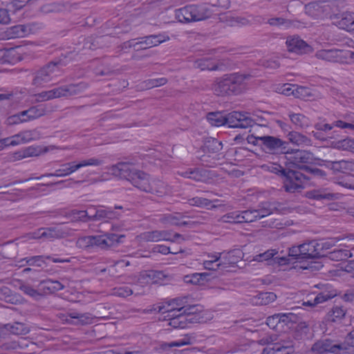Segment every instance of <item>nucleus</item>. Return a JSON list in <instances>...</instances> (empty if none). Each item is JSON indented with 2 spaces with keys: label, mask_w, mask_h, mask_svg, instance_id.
<instances>
[{
  "label": "nucleus",
  "mask_w": 354,
  "mask_h": 354,
  "mask_svg": "<svg viewBox=\"0 0 354 354\" xmlns=\"http://www.w3.org/2000/svg\"><path fill=\"white\" fill-rule=\"evenodd\" d=\"M206 171L199 169H190V178L196 181H203L206 177Z\"/></svg>",
  "instance_id": "338daca9"
},
{
  "label": "nucleus",
  "mask_w": 354,
  "mask_h": 354,
  "mask_svg": "<svg viewBox=\"0 0 354 354\" xmlns=\"http://www.w3.org/2000/svg\"><path fill=\"white\" fill-rule=\"evenodd\" d=\"M3 328L6 331L17 335H26L29 332V329L26 325L21 322H15L14 324H7L3 325Z\"/></svg>",
  "instance_id": "473e14b6"
},
{
  "label": "nucleus",
  "mask_w": 354,
  "mask_h": 354,
  "mask_svg": "<svg viewBox=\"0 0 354 354\" xmlns=\"http://www.w3.org/2000/svg\"><path fill=\"white\" fill-rule=\"evenodd\" d=\"M130 265L129 261L120 260L116 261L111 268L109 269V275L112 277H118V269L121 268H124Z\"/></svg>",
  "instance_id": "13d9d810"
},
{
  "label": "nucleus",
  "mask_w": 354,
  "mask_h": 354,
  "mask_svg": "<svg viewBox=\"0 0 354 354\" xmlns=\"http://www.w3.org/2000/svg\"><path fill=\"white\" fill-rule=\"evenodd\" d=\"M286 44L289 52L298 55L308 54L313 52V48L299 36L288 37Z\"/></svg>",
  "instance_id": "9d476101"
},
{
  "label": "nucleus",
  "mask_w": 354,
  "mask_h": 354,
  "mask_svg": "<svg viewBox=\"0 0 354 354\" xmlns=\"http://www.w3.org/2000/svg\"><path fill=\"white\" fill-rule=\"evenodd\" d=\"M50 259L54 263H64L70 262L69 259H63L59 258H53L50 256H33L30 257H26L21 260V262L26 261V263L30 266L42 267L46 264V260Z\"/></svg>",
  "instance_id": "aec40b11"
},
{
  "label": "nucleus",
  "mask_w": 354,
  "mask_h": 354,
  "mask_svg": "<svg viewBox=\"0 0 354 354\" xmlns=\"http://www.w3.org/2000/svg\"><path fill=\"white\" fill-rule=\"evenodd\" d=\"M93 236L80 237L77 241V246L82 249H86L93 247Z\"/></svg>",
  "instance_id": "bf43d9fd"
},
{
  "label": "nucleus",
  "mask_w": 354,
  "mask_h": 354,
  "mask_svg": "<svg viewBox=\"0 0 354 354\" xmlns=\"http://www.w3.org/2000/svg\"><path fill=\"white\" fill-rule=\"evenodd\" d=\"M260 140L261 148L266 152L274 153L286 149L287 142L279 138L263 136Z\"/></svg>",
  "instance_id": "1a4fd4ad"
},
{
  "label": "nucleus",
  "mask_w": 354,
  "mask_h": 354,
  "mask_svg": "<svg viewBox=\"0 0 354 354\" xmlns=\"http://www.w3.org/2000/svg\"><path fill=\"white\" fill-rule=\"evenodd\" d=\"M208 273H194L192 275H187L185 277L184 280L186 283L192 284H200L201 281H204Z\"/></svg>",
  "instance_id": "864d4df0"
},
{
  "label": "nucleus",
  "mask_w": 354,
  "mask_h": 354,
  "mask_svg": "<svg viewBox=\"0 0 354 354\" xmlns=\"http://www.w3.org/2000/svg\"><path fill=\"white\" fill-rule=\"evenodd\" d=\"M309 198L321 201H333L337 198L336 194L327 192L324 189H314L307 193Z\"/></svg>",
  "instance_id": "bb28decb"
},
{
  "label": "nucleus",
  "mask_w": 354,
  "mask_h": 354,
  "mask_svg": "<svg viewBox=\"0 0 354 354\" xmlns=\"http://www.w3.org/2000/svg\"><path fill=\"white\" fill-rule=\"evenodd\" d=\"M178 214H165L161 216L160 218V222L166 224V225H178V226H186L189 225L190 223L187 221H183L180 222V218L178 216Z\"/></svg>",
  "instance_id": "f704fd0d"
},
{
  "label": "nucleus",
  "mask_w": 354,
  "mask_h": 354,
  "mask_svg": "<svg viewBox=\"0 0 354 354\" xmlns=\"http://www.w3.org/2000/svg\"><path fill=\"white\" fill-rule=\"evenodd\" d=\"M252 77L248 73H234L223 75L214 86V91L218 95H239L247 87V82Z\"/></svg>",
  "instance_id": "7ed1b4c3"
},
{
  "label": "nucleus",
  "mask_w": 354,
  "mask_h": 354,
  "mask_svg": "<svg viewBox=\"0 0 354 354\" xmlns=\"http://www.w3.org/2000/svg\"><path fill=\"white\" fill-rule=\"evenodd\" d=\"M103 161L98 158H91L87 160H83L76 163L75 162H69L61 165V167L66 176H68L81 167L86 166H99L102 164Z\"/></svg>",
  "instance_id": "f8f14e48"
},
{
  "label": "nucleus",
  "mask_w": 354,
  "mask_h": 354,
  "mask_svg": "<svg viewBox=\"0 0 354 354\" xmlns=\"http://www.w3.org/2000/svg\"><path fill=\"white\" fill-rule=\"evenodd\" d=\"M315 57L327 62L348 63V60L354 59V52L336 48L324 49L318 50L315 53Z\"/></svg>",
  "instance_id": "423d86ee"
},
{
  "label": "nucleus",
  "mask_w": 354,
  "mask_h": 354,
  "mask_svg": "<svg viewBox=\"0 0 354 354\" xmlns=\"http://www.w3.org/2000/svg\"><path fill=\"white\" fill-rule=\"evenodd\" d=\"M207 119L212 126L220 127L227 125L228 113L222 112H210L207 115Z\"/></svg>",
  "instance_id": "b1692460"
},
{
  "label": "nucleus",
  "mask_w": 354,
  "mask_h": 354,
  "mask_svg": "<svg viewBox=\"0 0 354 354\" xmlns=\"http://www.w3.org/2000/svg\"><path fill=\"white\" fill-rule=\"evenodd\" d=\"M124 235L118 236L113 233H106L102 235L93 236V247L106 249L120 242Z\"/></svg>",
  "instance_id": "ddd939ff"
},
{
  "label": "nucleus",
  "mask_w": 354,
  "mask_h": 354,
  "mask_svg": "<svg viewBox=\"0 0 354 354\" xmlns=\"http://www.w3.org/2000/svg\"><path fill=\"white\" fill-rule=\"evenodd\" d=\"M163 276L162 272L147 270L140 272L138 276L132 277V279L135 283L144 286L147 284L156 283L158 279H161Z\"/></svg>",
  "instance_id": "2eb2a0df"
},
{
  "label": "nucleus",
  "mask_w": 354,
  "mask_h": 354,
  "mask_svg": "<svg viewBox=\"0 0 354 354\" xmlns=\"http://www.w3.org/2000/svg\"><path fill=\"white\" fill-rule=\"evenodd\" d=\"M191 5L176 10V17L180 22L189 23L194 21Z\"/></svg>",
  "instance_id": "7c9ffc66"
},
{
  "label": "nucleus",
  "mask_w": 354,
  "mask_h": 354,
  "mask_svg": "<svg viewBox=\"0 0 354 354\" xmlns=\"http://www.w3.org/2000/svg\"><path fill=\"white\" fill-rule=\"evenodd\" d=\"M112 174L126 179L141 191L162 196L167 192V187L160 180H150L147 174L135 168L133 164L120 162L110 168Z\"/></svg>",
  "instance_id": "f257e3e1"
},
{
  "label": "nucleus",
  "mask_w": 354,
  "mask_h": 354,
  "mask_svg": "<svg viewBox=\"0 0 354 354\" xmlns=\"http://www.w3.org/2000/svg\"><path fill=\"white\" fill-rule=\"evenodd\" d=\"M326 167L332 170L334 174H346L354 171V160L326 161Z\"/></svg>",
  "instance_id": "f3484780"
},
{
  "label": "nucleus",
  "mask_w": 354,
  "mask_h": 354,
  "mask_svg": "<svg viewBox=\"0 0 354 354\" xmlns=\"http://www.w3.org/2000/svg\"><path fill=\"white\" fill-rule=\"evenodd\" d=\"M227 126L230 128L247 129L255 124L254 120L248 112L232 111L228 113Z\"/></svg>",
  "instance_id": "6e6552de"
},
{
  "label": "nucleus",
  "mask_w": 354,
  "mask_h": 354,
  "mask_svg": "<svg viewBox=\"0 0 354 354\" xmlns=\"http://www.w3.org/2000/svg\"><path fill=\"white\" fill-rule=\"evenodd\" d=\"M41 149L39 147H28L21 151H18L16 153V155H17L18 158H24L27 157L37 156L41 153Z\"/></svg>",
  "instance_id": "a18cd8bd"
},
{
  "label": "nucleus",
  "mask_w": 354,
  "mask_h": 354,
  "mask_svg": "<svg viewBox=\"0 0 354 354\" xmlns=\"http://www.w3.org/2000/svg\"><path fill=\"white\" fill-rule=\"evenodd\" d=\"M346 313V310L341 306L333 307L326 314L325 319L327 322H337L342 321Z\"/></svg>",
  "instance_id": "393cba45"
},
{
  "label": "nucleus",
  "mask_w": 354,
  "mask_h": 354,
  "mask_svg": "<svg viewBox=\"0 0 354 354\" xmlns=\"http://www.w3.org/2000/svg\"><path fill=\"white\" fill-rule=\"evenodd\" d=\"M290 120L295 126L304 127L308 126V119L303 114L290 113L288 114Z\"/></svg>",
  "instance_id": "37998d69"
},
{
  "label": "nucleus",
  "mask_w": 354,
  "mask_h": 354,
  "mask_svg": "<svg viewBox=\"0 0 354 354\" xmlns=\"http://www.w3.org/2000/svg\"><path fill=\"white\" fill-rule=\"evenodd\" d=\"M326 257L332 261H346L352 257V254L349 250L337 249L328 252Z\"/></svg>",
  "instance_id": "2f4dec72"
},
{
  "label": "nucleus",
  "mask_w": 354,
  "mask_h": 354,
  "mask_svg": "<svg viewBox=\"0 0 354 354\" xmlns=\"http://www.w3.org/2000/svg\"><path fill=\"white\" fill-rule=\"evenodd\" d=\"M0 299L10 304H16L18 301L17 295L6 286H3L0 288Z\"/></svg>",
  "instance_id": "4c0bfd02"
},
{
  "label": "nucleus",
  "mask_w": 354,
  "mask_h": 354,
  "mask_svg": "<svg viewBox=\"0 0 354 354\" xmlns=\"http://www.w3.org/2000/svg\"><path fill=\"white\" fill-rule=\"evenodd\" d=\"M277 252L275 250H268L267 251L257 254L254 257V260L257 261H268L271 259H273L274 257L277 254Z\"/></svg>",
  "instance_id": "052dcab7"
},
{
  "label": "nucleus",
  "mask_w": 354,
  "mask_h": 354,
  "mask_svg": "<svg viewBox=\"0 0 354 354\" xmlns=\"http://www.w3.org/2000/svg\"><path fill=\"white\" fill-rule=\"evenodd\" d=\"M288 139L292 143H295L297 145H310V140L307 138L306 136L302 135L300 133L298 132H290L288 134Z\"/></svg>",
  "instance_id": "a19ab883"
},
{
  "label": "nucleus",
  "mask_w": 354,
  "mask_h": 354,
  "mask_svg": "<svg viewBox=\"0 0 354 354\" xmlns=\"http://www.w3.org/2000/svg\"><path fill=\"white\" fill-rule=\"evenodd\" d=\"M168 325L174 328H186V317L183 314L178 313V315L174 317L168 318Z\"/></svg>",
  "instance_id": "58836bf2"
},
{
  "label": "nucleus",
  "mask_w": 354,
  "mask_h": 354,
  "mask_svg": "<svg viewBox=\"0 0 354 354\" xmlns=\"http://www.w3.org/2000/svg\"><path fill=\"white\" fill-rule=\"evenodd\" d=\"M319 253L317 250V241L313 240L301 244V259H318Z\"/></svg>",
  "instance_id": "412c9836"
},
{
  "label": "nucleus",
  "mask_w": 354,
  "mask_h": 354,
  "mask_svg": "<svg viewBox=\"0 0 354 354\" xmlns=\"http://www.w3.org/2000/svg\"><path fill=\"white\" fill-rule=\"evenodd\" d=\"M292 350V346H284L280 343L271 344L263 351V354H290Z\"/></svg>",
  "instance_id": "a878e982"
},
{
  "label": "nucleus",
  "mask_w": 354,
  "mask_h": 354,
  "mask_svg": "<svg viewBox=\"0 0 354 354\" xmlns=\"http://www.w3.org/2000/svg\"><path fill=\"white\" fill-rule=\"evenodd\" d=\"M41 133L37 129L27 130L9 138L10 146L28 142L40 139Z\"/></svg>",
  "instance_id": "4468645a"
},
{
  "label": "nucleus",
  "mask_w": 354,
  "mask_h": 354,
  "mask_svg": "<svg viewBox=\"0 0 354 354\" xmlns=\"http://www.w3.org/2000/svg\"><path fill=\"white\" fill-rule=\"evenodd\" d=\"M71 319H77L76 323L82 325L89 324L93 322V317L90 313H71L68 315Z\"/></svg>",
  "instance_id": "ea45409f"
},
{
  "label": "nucleus",
  "mask_w": 354,
  "mask_h": 354,
  "mask_svg": "<svg viewBox=\"0 0 354 354\" xmlns=\"http://www.w3.org/2000/svg\"><path fill=\"white\" fill-rule=\"evenodd\" d=\"M188 303V297H179L174 299H169L165 301V304L167 306H173L174 307L169 310H167V313H172L175 311H178V313L183 312L185 308L187 306V304Z\"/></svg>",
  "instance_id": "5701e85b"
},
{
  "label": "nucleus",
  "mask_w": 354,
  "mask_h": 354,
  "mask_svg": "<svg viewBox=\"0 0 354 354\" xmlns=\"http://www.w3.org/2000/svg\"><path fill=\"white\" fill-rule=\"evenodd\" d=\"M267 24L272 26L289 28L292 25V21L283 17H272L268 20Z\"/></svg>",
  "instance_id": "3c124183"
},
{
  "label": "nucleus",
  "mask_w": 354,
  "mask_h": 354,
  "mask_svg": "<svg viewBox=\"0 0 354 354\" xmlns=\"http://www.w3.org/2000/svg\"><path fill=\"white\" fill-rule=\"evenodd\" d=\"M311 351L317 354H341L342 351H345V347L342 342L326 338L315 342L312 346Z\"/></svg>",
  "instance_id": "0eeeda50"
},
{
  "label": "nucleus",
  "mask_w": 354,
  "mask_h": 354,
  "mask_svg": "<svg viewBox=\"0 0 354 354\" xmlns=\"http://www.w3.org/2000/svg\"><path fill=\"white\" fill-rule=\"evenodd\" d=\"M192 344L191 337L186 335L183 339H178L177 341H174L170 343H164L162 344V348L165 349L168 348H171L174 346L180 347L185 345H189Z\"/></svg>",
  "instance_id": "603ef678"
},
{
  "label": "nucleus",
  "mask_w": 354,
  "mask_h": 354,
  "mask_svg": "<svg viewBox=\"0 0 354 354\" xmlns=\"http://www.w3.org/2000/svg\"><path fill=\"white\" fill-rule=\"evenodd\" d=\"M272 212H277L279 214H286L290 212V208L285 206L283 204L279 202H270Z\"/></svg>",
  "instance_id": "0e129e2a"
},
{
  "label": "nucleus",
  "mask_w": 354,
  "mask_h": 354,
  "mask_svg": "<svg viewBox=\"0 0 354 354\" xmlns=\"http://www.w3.org/2000/svg\"><path fill=\"white\" fill-rule=\"evenodd\" d=\"M288 154L286 166L299 171L308 169V165L315 164L318 160L313 153L306 150H294Z\"/></svg>",
  "instance_id": "39448f33"
},
{
  "label": "nucleus",
  "mask_w": 354,
  "mask_h": 354,
  "mask_svg": "<svg viewBox=\"0 0 354 354\" xmlns=\"http://www.w3.org/2000/svg\"><path fill=\"white\" fill-rule=\"evenodd\" d=\"M64 90V97H71L82 93L86 88L87 84L80 82L78 84H71L63 86Z\"/></svg>",
  "instance_id": "c85d7f7f"
},
{
  "label": "nucleus",
  "mask_w": 354,
  "mask_h": 354,
  "mask_svg": "<svg viewBox=\"0 0 354 354\" xmlns=\"http://www.w3.org/2000/svg\"><path fill=\"white\" fill-rule=\"evenodd\" d=\"M336 295L333 292L325 291L319 292L317 295V296L314 298L315 303L316 305L319 304H322L325 301H327L332 298H333Z\"/></svg>",
  "instance_id": "4d7b16f0"
},
{
  "label": "nucleus",
  "mask_w": 354,
  "mask_h": 354,
  "mask_svg": "<svg viewBox=\"0 0 354 354\" xmlns=\"http://www.w3.org/2000/svg\"><path fill=\"white\" fill-rule=\"evenodd\" d=\"M255 209L258 220L273 214L270 202L263 203Z\"/></svg>",
  "instance_id": "09e8293b"
},
{
  "label": "nucleus",
  "mask_w": 354,
  "mask_h": 354,
  "mask_svg": "<svg viewBox=\"0 0 354 354\" xmlns=\"http://www.w3.org/2000/svg\"><path fill=\"white\" fill-rule=\"evenodd\" d=\"M167 80L165 77L157 78V79H151L147 80L143 82L145 88H152L154 87H158L160 86L165 85L167 84Z\"/></svg>",
  "instance_id": "680f3d73"
},
{
  "label": "nucleus",
  "mask_w": 354,
  "mask_h": 354,
  "mask_svg": "<svg viewBox=\"0 0 354 354\" xmlns=\"http://www.w3.org/2000/svg\"><path fill=\"white\" fill-rule=\"evenodd\" d=\"M221 253H218L215 256L214 259H209L207 261H205L203 263L204 268L207 270H218L222 268H227L225 263H216L218 260L221 259Z\"/></svg>",
  "instance_id": "e433bc0d"
},
{
  "label": "nucleus",
  "mask_w": 354,
  "mask_h": 354,
  "mask_svg": "<svg viewBox=\"0 0 354 354\" xmlns=\"http://www.w3.org/2000/svg\"><path fill=\"white\" fill-rule=\"evenodd\" d=\"M66 64L64 59L48 62L33 73L32 85L37 87L44 86L46 84L51 82L54 77H57L61 68Z\"/></svg>",
  "instance_id": "20e7f679"
},
{
  "label": "nucleus",
  "mask_w": 354,
  "mask_h": 354,
  "mask_svg": "<svg viewBox=\"0 0 354 354\" xmlns=\"http://www.w3.org/2000/svg\"><path fill=\"white\" fill-rule=\"evenodd\" d=\"M332 145L335 149L347 151L354 153V139L346 138L333 142Z\"/></svg>",
  "instance_id": "72a5a7b5"
},
{
  "label": "nucleus",
  "mask_w": 354,
  "mask_h": 354,
  "mask_svg": "<svg viewBox=\"0 0 354 354\" xmlns=\"http://www.w3.org/2000/svg\"><path fill=\"white\" fill-rule=\"evenodd\" d=\"M197 68L201 70H208V71H216L218 69V66L216 64L213 63L209 59H198L195 62Z\"/></svg>",
  "instance_id": "8fccbe9b"
},
{
  "label": "nucleus",
  "mask_w": 354,
  "mask_h": 354,
  "mask_svg": "<svg viewBox=\"0 0 354 354\" xmlns=\"http://www.w3.org/2000/svg\"><path fill=\"white\" fill-rule=\"evenodd\" d=\"M120 217V214L115 212L111 207L100 206L96 208L95 212L90 218L92 221H102V220H112L118 219Z\"/></svg>",
  "instance_id": "6ab92c4d"
},
{
  "label": "nucleus",
  "mask_w": 354,
  "mask_h": 354,
  "mask_svg": "<svg viewBox=\"0 0 354 354\" xmlns=\"http://www.w3.org/2000/svg\"><path fill=\"white\" fill-rule=\"evenodd\" d=\"M342 344L345 347V351L350 347H354V330H351L346 335L344 341L342 342Z\"/></svg>",
  "instance_id": "774afa93"
},
{
  "label": "nucleus",
  "mask_w": 354,
  "mask_h": 354,
  "mask_svg": "<svg viewBox=\"0 0 354 354\" xmlns=\"http://www.w3.org/2000/svg\"><path fill=\"white\" fill-rule=\"evenodd\" d=\"M222 142L217 139L212 138L207 140L204 146L205 150L209 153H217L222 149Z\"/></svg>",
  "instance_id": "49530a36"
},
{
  "label": "nucleus",
  "mask_w": 354,
  "mask_h": 354,
  "mask_svg": "<svg viewBox=\"0 0 354 354\" xmlns=\"http://www.w3.org/2000/svg\"><path fill=\"white\" fill-rule=\"evenodd\" d=\"M171 232L169 230H153L146 232L142 234V238L146 241L158 242L160 241H167L174 242L171 239Z\"/></svg>",
  "instance_id": "a211bd4d"
},
{
  "label": "nucleus",
  "mask_w": 354,
  "mask_h": 354,
  "mask_svg": "<svg viewBox=\"0 0 354 354\" xmlns=\"http://www.w3.org/2000/svg\"><path fill=\"white\" fill-rule=\"evenodd\" d=\"M138 39L139 41L134 44L133 47H138L140 46L138 49H147L153 46H156L168 40L169 37H165L162 35H151L140 37Z\"/></svg>",
  "instance_id": "dca6fc26"
},
{
  "label": "nucleus",
  "mask_w": 354,
  "mask_h": 354,
  "mask_svg": "<svg viewBox=\"0 0 354 354\" xmlns=\"http://www.w3.org/2000/svg\"><path fill=\"white\" fill-rule=\"evenodd\" d=\"M194 21H202L211 17L212 12L206 5H191Z\"/></svg>",
  "instance_id": "4be33fe9"
},
{
  "label": "nucleus",
  "mask_w": 354,
  "mask_h": 354,
  "mask_svg": "<svg viewBox=\"0 0 354 354\" xmlns=\"http://www.w3.org/2000/svg\"><path fill=\"white\" fill-rule=\"evenodd\" d=\"M64 90V97H71L82 93L86 88L87 84L80 82L78 84H71L63 86Z\"/></svg>",
  "instance_id": "c756f323"
},
{
  "label": "nucleus",
  "mask_w": 354,
  "mask_h": 354,
  "mask_svg": "<svg viewBox=\"0 0 354 354\" xmlns=\"http://www.w3.org/2000/svg\"><path fill=\"white\" fill-rule=\"evenodd\" d=\"M39 290L41 293V297L46 295H50L54 293L53 285H52V279H46L41 281L39 283Z\"/></svg>",
  "instance_id": "6e6d98bb"
},
{
  "label": "nucleus",
  "mask_w": 354,
  "mask_h": 354,
  "mask_svg": "<svg viewBox=\"0 0 354 354\" xmlns=\"http://www.w3.org/2000/svg\"><path fill=\"white\" fill-rule=\"evenodd\" d=\"M30 119L34 120L44 115L46 113V109L41 106H35L29 108Z\"/></svg>",
  "instance_id": "e2e57ef3"
},
{
  "label": "nucleus",
  "mask_w": 354,
  "mask_h": 354,
  "mask_svg": "<svg viewBox=\"0 0 354 354\" xmlns=\"http://www.w3.org/2000/svg\"><path fill=\"white\" fill-rule=\"evenodd\" d=\"M337 241L335 239H321L317 241V250L319 253V257H326L327 254L324 252L330 250L333 247L336 245Z\"/></svg>",
  "instance_id": "cd10ccee"
},
{
  "label": "nucleus",
  "mask_w": 354,
  "mask_h": 354,
  "mask_svg": "<svg viewBox=\"0 0 354 354\" xmlns=\"http://www.w3.org/2000/svg\"><path fill=\"white\" fill-rule=\"evenodd\" d=\"M189 201V204L192 205H194V206H197V207H206L208 209L209 206L212 203L218 202V200L215 199V200L210 201V200H208L207 198H202V197H194V198H192V199H190Z\"/></svg>",
  "instance_id": "5fc2aeb1"
},
{
  "label": "nucleus",
  "mask_w": 354,
  "mask_h": 354,
  "mask_svg": "<svg viewBox=\"0 0 354 354\" xmlns=\"http://www.w3.org/2000/svg\"><path fill=\"white\" fill-rule=\"evenodd\" d=\"M15 49L1 48L0 49V64L12 63L15 60Z\"/></svg>",
  "instance_id": "79ce46f5"
},
{
  "label": "nucleus",
  "mask_w": 354,
  "mask_h": 354,
  "mask_svg": "<svg viewBox=\"0 0 354 354\" xmlns=\"http://www.w3.org/2000/svg\"><path fill=\"white\" fill-rule=\"evenodd\" d=\"M339 28L348 32H354V17L351 15L344 16L339 21Z\"/></svg>",
  "instance_id": "c03bdc74"
},
{
  "label": "nucleus",
  "mask_w": 354,
  "mask_h": 354,
  "mask_svg": "<svg viewBox=\"0 0 354 354\" xmlns=\"http://www.w3.org/2000/svg\"><path fill=\"white\" fill-rule=\"evenodd\" d=\"M262 168L276 174L284 178L283 187L289 193H295L304 188L303 183L310 180V177L301 171H296L286 166L285 168L277 163L262 165Z\"/></svg>",
  "instance_id": "f03ea898"
},
{
  "label": "nucleus",
  "mask_w": 354,
  "mask_h": 354,
  "mask_svg": "<svg viewBox=\"0 0 354 354\" xmlns=\"http://www.w3.org/2000/svg\"><path fill=\"white\" fill-rule=\"evenodd\" d=\"M113 294L114 295L121 297H126L131 295L133 293L132 289L127 286L115 288L113 290Z\"/></svg>",
  "instance_id": "69168bd1"
},
{
  "label": "nucleus",
  "mask_w": 354,
  "mask_h": 354,
  "mask_svg": "<svg viewBox=\"0 0 354 354\" xmlns=\"http://www.w3.org/2000/svg\"><path fill=\"white\" fill-rule=\"evenodd\" d=\"M276 299L277 295L271 292H260L254 297L255 304L258 305H268Z\"/></svg>",
  "instance_id": "c9c22d12"
},
{
  "label": "nucleus",
  "mask_w": 354,
  "mask_h": 354,
  "mask_svg": "<svg viewBox=\"0 0 354 354\" xmlns=\"http://www.w3.org/2000/svg\"><path fill=\"white\" fill-rule=\"evenodd\" d=\"M19 289L26 295L34 298L35 299H39L41 297V293L39 290L33 288L29 284L22 283L19 286Z\"/></svg>",
  "instance_id": "de8ad7c7"
},
{
  "label": "nucleus",
  "mask_w": 354,
  "mask_h": 354,
  "mask_svg": "<svg viewBox=\"0 0 354 354\" xmlns=\"http://www.w3.org/2000/svg\"><path fill=\"white\" fill-rule=\"evenodd\" d=\"M68 233L59 227L40 228L32 234L33 239H42L47 241H53L56 239L64 238Z\"/></svg>",
  "instance_id": "9b49d317"
}]
</instances>
